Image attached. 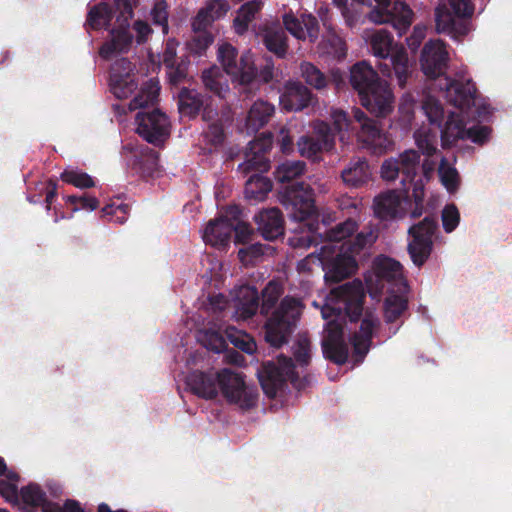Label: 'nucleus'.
Here are the masks:
<instances>
[{
    "mask_svg": "<svg viewBox=\"0 0 512 512\" xmlns=\"http://www.w3.org/2000/svg\"><path fill=\"white\" fill-rule=\"evenodd\" d=\"M353 119L354 122L343 110L334 109L331 111L332 124L322 120L314 121L312 135L301 136L297 142L301 156L314 161L319 159L321 153L334 149L336 135L349 129H358L359 140L373 154H384L392 147L393 141L388 134L360 108L353 109Z\"/></svg>",
    "mask_w": 512,
    "mask_h": 512,
    "instance_id": "obj_1",
    "label": "nucleus"
},
{
    "mask_svg": "<svg viewBox=\"0 0 512 512\" xmlns=\"http://www.w3.org/2000/svg\"><path fill=\"white\" fill-rule=\"evenodd\" d=\"M186 384L193 394L203 399L216 398L220 388L229 403L237 404L242 409H250L257 402V390L246 384L241 373L228 368L218 372L194 370L188 374Z\"/></svg>",
    "mask_w": 512,
    "mask_h": 512,
    "instance_id": "obj_2",
    "label": "nucleus"
},
{
    "mask_svg": "<svg viewBox=\"0 0 512 512\" xmlns=\"http://www.w3.org/2000/svg\"><path fill=\"white\" fill-rule=\"evenodd\" d=\"M159 90L158 82L150 79L141 87L138 94L128 105L129 111L143 109L136 114V132L148 143L155 146H159L168 138L170 127L168 117L158 108L145 110L157 101Z\"/></svg>",
    "mask_w": 512,
    "mask_h": 512,
    "instance_id": "obj_3",
    "label": "nucleus"
},
{
    "mask_svg": "<svg viewBox=\"0 0 512 512\" xmlns=\"http://www.w3.org/2000/svg\"><path fill=\"white\" fill-rule=\"evenodd\" d=\"M349 82L358 93L360 103L377 117H386L393 109V93L386 81L366 62L354 64Z\"/></svg>",
    "mask_w": 512,
    "mask_h": 512,
    "instance_id": "obj_4",
    "label": "nucleus"
},
{
    "mask_svg": "<svg viewBox=\"0 0 512 512\" xmlns=\"http://www.w3.org/2000/svg\"><path fill=\"white\" fill-rule=\"evenodd\" d=\"M272 146V135L269 133L259 137L248 144L245 161L238 165V172L248 176L254 172L245 183V196L247 199L261 201L272 190V182L262 175L270 168L267 153Z\"/></svg>",
    "mask_w": 512,
    "mask_h": 512,
    "instance_id": "obj_5",
    "label": "nucleus"
},
{
    "mask_svg": "<svg viewBox=\"0 0 512 512\" xmlns=\"http://www.w3.org/2000/svg\"><path fill=\"white\" fill-rule=\"evenodd\" d=\"M373 54L384 60L378 68L384 76L394 75L400 88H405L410 76L408 54L404 47L394 46L393 36L385 29L376 30L370 40Z\"/></svg>",
    "mask_w": 512,
    "mask_h": 512,
    "instance_id": "obj_6",
    "label": "nucleus"
},
{
    "mask_svg": "<svg viewBox=\"0 0 512 512\" xmlns=\"http://www.w3.org/2000/svg\"><path fill=\"white\" fill-rule=\"evenodd\" d=\"M474 0H446L435 9L436 29L456 41L472 30V17L475 11Z\"/></svg>",
    "mask_w": 512,
    "mask_h": 512,
    "instance_id": "obj_7",
    "label": "nucleus"
},
{
    "mask_svg": "<svg viewBox=\"0 0 512 512\" xmlns=\"http://www.w3.org/2000/svg\"><path fill=\"white\" fill-rule=\"evenodd\" d=\"M302 309L299 298L285 296L266 321L265 340L275 348L286 344L296 328Z\"/></svg>",
    "mask_w": 512,
    "mask_h": 512,
    "instance_id": "obj_8",
    "label": "nucleus"
},
{
    "mask_svg": "<svg viewBox=\"0 0 512 512\" xmlns=\"http://www.w3.org/2000/svg\"><path fill=\"white\" fill-rule=\"evenodd\" d=\"M330 296L332 304L325 305L321 311L324 319L342 314L351 322L361 318L366 294L360 280L355 279L332 289Z\"/></svg>",
    "mask_w": 512,
    "mask_h": 512,
    "instance_id": "obj_9",
    "label": "nucleus"
},
{
    "mask_svg": "<svg viewBox=\"0 0 512 512\" xmlns=\"http://www.w3.org/2000/svg\"><path fill=\"white\" fill-rule=\"evenodd\" d=\"M280 202L288 216L297 222L318 221L314 191L305 182H295L284 187Z\"/></svg>",
    "mask_w": 512,
    "mask_h": 512,
    "instance_id": "obj_10",
    "label": "nucleus"
},
{
    "mask_svg": "<svg viewBox=\"0 0 512 512\" xmlns=\"http://www.w3.org/2000/svg\"><path fill=\"white\" fill-rule=\"evenodd\" d=\"M217 58L223 67V72L231 77L233 83L246 91L255 84L257 68L250 53L238 57V50L225 42L218 47Z\"/></svg>",
    "mask_w": 512,
    "mask_h": 512,
    "instance_id": "obj_11",
    "label": "nucleus"
},
{
    "mask_svg": "<svg viewBox=\"0 0 512 512\" xmlns=\"http://www.w3.org/2000/svg\"><path fill=\"white\" fill-rule=\"evenodd\" d=\"M257 376L263 392L269 398L276 397L278 391L282 390L288 381L296 385L298 380L292 358L285 356H280L277 363L263 362Z\"/></svg>",
    "mask_w": 512,
    "mask_h": 512,
    "instance_id": "obj_12",
    "label": "nucleus"
},
{
    "mask_svg": "<svg viewBox=\"0 0 512 512\" xmlns=\"http://www.w3.org/2000/svg\"><path fill=\"white\" fill-rule=\"evenodd\" d=\"M375 6L368 19L375 24H390L399 36L404 35L412 25L414 12L403 0H375Z\"/></svg>",
    "mask_w": 512,
    "mask_h": 512,
    "instance_id": "obj_13",
    "label": "nucleus"
},
{
    "mask_svg": "<svg viewBox=\"0 0 512 512\" xmlns=\"http://www.w3.org/2000/svg\"><path fill=\"white\" fill-rule=\"evenodd\" d=\"M437 226V221L433 216H426L408 230L412 240L408 243L407 250L412 262L417 267L423 266L430 257L433 247L432 238Z\"/></svg>",
    "mask_w": 512,
    "mask_h": 512,
    "instance_id": "obj_14",
    "label": "nucleus"
},
{
    "mask_svg": "<svg viewBox=\"0 0 512 512\" xmlns=\"http://www.w3.org/2000/svg\"><path fill=\"white\" fill-rule=\"evenodd\" d=\"M420 164V155L416 150L410 149L399 154L398 157L388 158L381 165V177L386 181H394L400 175L401 183H412L415 180Z\"/></svg>",
    "mask_w": 512,
    "mask_h": 512,
    "instance_id": "obj_15",
    "label": "nucleus"
},
{
    "mask_svg": "<svg viewBox=\"0 0 512 512\" xmlns=\"http://www.w3.org/2000/svg\"><path fill=\"white\" fill-rule=\"evenodd\" d=\"M376 290L408 292L409 286L403 276L401 264L389 257L378 258L375 262Z\"/></svg>",
    "mask_w": 512,
    "mask_h": 512,
    "instance_id": "obj_16",
    "label": "nucleus"
},
{
    "mask_svg": "<svg viewBox=\"0 0 512 512\" xmlns=\"http://www.w3.org/2000/svg\"><path fill=\"white\" fill-rule=\"evenodd\" d=\"M412 205L408 195L397 190H387L374 198V215L382 221L398 220L405 217Z\"/></svg>",
    "mask_w": 512,
    "mask_h": 512,
    "instance_id": "obj_17",
    "label": "nucleus"
},
{
    "mask_svg": "<svg viewBox=\"0 0 512 512\" xmlns=\"http://www.w3.org/2000/svg\"><path fill=\"white\" fill-rule=\"evenodd\" d=\"M323 355L329 361L343 365L348 359V346L344 339V326L338 319L326 323L321 342Z\"/></svg>",
    "mask_w": 512,
    "mask_h": 512,
    "instance_id": "obj_18",
    "label": "nucleus"
},
{
    "mask_svg": "<svg viewBox=\"0 0 512 512\" xmlns=\"http://www.w3.org/2000/svg\"><path fill=\"white\" fill-rule=\"evenodd\" d=\"M135 65L128 58L116 60L110 68L109 86L118 99L128 98L138 87Z\"/></svg>",
    "mask_w": 512,
    "mask_h": 512,
    "instance_id": "obj_19",
    "label": "nucleus"
},
{
    "mask_svg": "<svg viewBox=\"0 0 512 512\" xmlns=\"http://www.w3.org/2000/svg\"><path fill=\"white\" fill-rule=\"evenodd\" d=\"M449 62V53L441 40H430L425 43L420 56L422 72L431 79L446 74Z\"/></svg>",
    "mask_w": 512,
    "mask_h": 512,
    "instance_id": "obj_20",
    "label": "nucleus"
},
{
    "mask_svg": "<svg viewBox=\"0 0 512 512\" xmlns=\"http://www.w3.org/2000/svg\"><path fill=\"white\" fill-rule=\"evenodd\" d=\"M445 96L449 103L462 111L469 110L476 103L477 88L472 79L459 80L445 76Z\"/></svg>",
    "mask_w": 512,
    "mask_h": 512,
    "instance_id": "obj_21",
    "label": "nucleus"
},
{
    "mask_svg": "<svg viewBox=\"0 0 512 512\" xmlns=\"http://www.w3.org/2000/svg\"><path fill=\"white\" fill-rule=\"evenodd\" d=\"M285 29L299 40L309 39L314 43L319 36V22L312 14H302L300 18L292 12L283 15Z\"/></svg>",
    "mask_w": 512,
    "mask_h": 512,
    "instance_id": "obj_22",
    "label": "nucleus"
},
{
    "mask_svg": "<svg viewBox=\"0 0 512 512\" xmlns=\"http://www.w3.org/2000/svg\"><path fill=\"white\" fill-rule=\"evenodd\" d=\"M257 230L267 241H274L284 236V218L280 209L273 207L263 209L254 216Z\"/></svg>",
    "mask_w": 512,
    "mask_h": 512,
    "instance_id": "obj_23",
    "label": "nucleus"
},
{
    "mask_svg": "<svg viewBox=\"0 0 512 512\" xmlns=\"http://www.w3.org/2000/svg\"><path fill=\"white\" fill-rule=\"evenodd\" d=\"M314 99L311 90L301 82H290L280 96V103L287 111H302L309 107Z\"/></svg>",
    "mask_w": 512,
    "mask_h": 512,
    "instance_id": "obj_24",
    "label": "nucleus"
},
{
    "mask_svg": "<svg viewBox=\"0 0 512 512\" xmlns=\"http://www.w3.org/2000/svg\"><path fill=\"white\" fill-rule=\"evenodd\" d=\"M110 40L105 42L100 50L99 54L104 59H110L115 53L127 52L133 42V35L130 32V24H117L113 27L110 32Z\"/></svg>",
    "mask_w": 512,
    "mask_h": 512,
    "instance_id": "obj_25",
    "label": "nucleus"
},
{
    "mask_svg": "<svg viewBox=\"0 0 512 512\" xmlns=\"http://www.w3.org/2000/svg\"><path fill=\"white\" fill-rule=\"evenodd\" d=\"M357 261L354 256L345 250L336 255L325 264V280L330 283H339L350 277L357 270Z\"/></svg>",
    "mask_w": 512,
    "mask_h": 512,
    "instance_id": "obj_26",
    "label": "nucleus"
},
{
    "mask_svg": "<svg viewBox=\"0 0 512 512\" xmlns=\"http://www.w3.org/2000/svg\"><path fill=\"white\" fill-rule=\"evenodd\" d=\"M376 324L377 319L373 318L371 315H366L361 321L359 331L353 334L351 344L357 362H362L367 355L372 343L373 330Z\"/></svg>",
    "mask_w": 512,
    "mask_h": 512,
    "instance_id": "obj_27",
    "label": "nucleus"
},
{
    "mask_svg": "<svg viewBox=\"0 0 512 512\" xmlns=\"http://www.w3.org/2000/svg\"><path fill=\"white\" fill-rule=\"evenodd\" d=\"M236 314L243 320L253 317L261 309L258 291L253 286H241L236 292Z\"/></svg>",
    "mask_w": 512,
    "mask_h": 512,
    "instance_id": "obj_28",
    "label": "nucleus"
},
{
    "mask_svg": "<svg viewBox=\"0 0 512 512\" xmlns=\"http://www.w3.org/2000/svg\"><path fill=\"white\" fill-rule=\"evenodd\" d=\"M233 233V223L226 217L211 220L204 231L203 239L212 246H225Z\"/></svg>",
    "mask_w": 512,
    "mask_h": 512,
    "instance_id": "obj_29",
    "label": "nucleus"
},
{
    "mask_svg": "<svg viewBox=\"0 0 512 512\" xmlns=\"http://www.w3.org/2000/svg\"><path fill=\"white\" fill-rule=\"evenodd\" d=\"M343 182L351 188H360L366 185L371 179L369 163L364 158L352 160L341 172Z\"/></svg>",
    "mask_w": 512,
    "mask_h": 512,
    "instance_id": "obj_30",
    "label": "nucleus"
},
{
    "mask_svg": "<svg viewBox=\"0 0 512 512\" xmlns=\"http://www.w3.org/2000/svg\"><path fill=\"white\" fill-rule=\"evenodd\" d=\"M226 75L220 67L212 66L202 72L201 80L206 90L225 99L230 92Z\"/></svg>",
    "mask_w": 512,
    "mask_h": 512,
    "instance_id": "obj_31",
    "label": "nucleus"
},
{
    "mask_svg": "<svg viewBox=\"0 0 512 512\" xmlns=\"http://www.w3.org/2000/svg\"><path fill=\"white\" fill-rule=\"evenodd\" d=\"M275 108L267 101L258 100L250 108L246 118L248 132L256 133L263 128L271 119Z\"/></svg>",
    "mask_w": 512,
    "mask_h": 512,
    "instance_id": "obj_32",
    "label": "nucleus"
},
{
    "mask_svg": "<svg viewBox=\"0 0 512 512\" xmlns=\"http://www.w3.org/2000/svg\"><path fill=\"white\" fill-rule=\"evenodd\" d=\"M204 104V96L195 89L183 87L178 93V110L182 116L195 118Z\"/></svg>",
    "mask_w": 512,
    "mask_h": 512,
    "instance_id": "obj_33",
    "label": "nucleus"
},
{
    "mask_svg": "<svg viewBox=\"0 0 512 512\" xmlns=\"http://www.w3.org/2000/svg\"><path fill=\"white\" fill-rule=\"evenodd\" d=\"M384 301V319L394 323L408 310V292L389 291Z\"/></svg>",
    "mask_w": 512,
    "mask_h": 512,
    "instance_id": "obj_34",
    "label": "nucleus"
},
{
    "mask_svg": "<svg viewBox=\"0 0 512 512\" xmlns=\"http://www.w3.org/2000/svg\"><path fill=\"white\" fill-rule=\"evenodd\" d=\"M441 131V140L443 146L454 144L457 140H464L466 131L465 124L460 114L449 112L445 121H443Z\"/></svg>",
    "mask_w": 512,
    "mask_h": 512,
    "instance_id": "obj_35",
    "label": "nucleus"
},
{
    "mask_svg": "<svg viewBox=\"0 0 512 512\" xmlns=\"http://www.w3.org/2000/svg\"><path fill=\"white\" fill-rule=\"evenodd\" d=\"M20 496L22 500L23 512H33L34 509L41 507L42 512L46 505L54 504L48 501L46 493L37 484H29L21 488Z\"/></svg>",
    "mask_w": 512,
    "mask_h": 512,
    "instance_id": "obj_36",
    "label": "nucleus"
},
{
    "mask_svg": "<svg viewBox=\"0 0 512 512\" xmlns=\"http://www.w3.org/2000/svg\"><path fill=\"white\" fill-rule=\"evenodd\" d=\"M287 40L286 32L281 27H268L263 32L265 47L278 58L286 56L288 50Z\"/></svg>",
    "mask_w": 512,
    "mask_h": 512,
    "instance_id": "obj_37",
    "label": "nucleus"
},
{
    "mask_svg": "<svg viewBox=\"0 0 512 512\" xmlns=\"http://www.w3.org/2000/svg\"><path fill=\"white\" fill-rule=\"evenodd\" d=\"M261 8L262 2L260 0H251L241 5L233 20V28L238 35H243L248 31L250 23L255 19Z\"/></svg>",
    "mask_w": 512,
    "mask_h": 512,
    "instance_id": "obj_38",
    "label": "nucleus"
},
{
    "mask_svg": "<svg viewBox=\"0 0 512 512\" xmlns=\"http://www.w3.org/2000/svg\"><path fill=\"white\" fill-rule=\"evenodd\" d=\"M113 18V7L102 2L93 6L86 18V25L92 30L108 29Z\"/></svg>",
    "mask_w": 512,
    "mask_h": 512,
    "instance_id": "obj_39",
    "label": "nucleus"
},
{
    "mask_svg": "<svg viewBox=\"0 0 512 512\" xmlns=\"http://www.w3.org/2000/svg\"><path fill=\"white\" fill-rule=\"evenodd\" d=\"M159 154L157 151L144 147L140 154L135 157L134 169L140 173L143 178L153 177L158 170Z\"/></svg>",
    "mask_w": 512,
    "mask_h": 512,
    "instance_id": "obj_40",
    "label": "nucleus"
},
{
    "mask_svg": "<svg viewBox=\"0 0 512 512\" xmlns=\"http://www.w3.org/2000/svg\"><path fill=\"white\" fill-rule=\"evenodd\" d=\"M299 226L302 228H306V231H303L301 234H295L290 237L288 242L294 248H309L313 245H317V238L320 236L317 233L319 228L318 221H306L299 222Z\"/></svg>",
    "mask_w": 512,
    "mask_h": 512,
    "instance_id": "obj_41",
    "label": "nucleus"
},
{
    "mask_svg": "<svg viewBox=\"0 0 512 512\" xmlns=\"http://www.w3.org/2000/svg\"><path fill=\"white\" fill-rule=\"evenodd\" d=\"M60 179L78 189H89L96 186V181L92 176L73 166L66 167L60 174Z\"/></svg>",
    "mask_w": 512,
    "mask_h": 512,
    "instance_id": "obj_42",
    "label": "nucleus"
},
{
    "mask_svg": "<svg viewBox=\"0 0 512 512\" xmlns=\"http://www.w3.org/2000/svg\"><path fill=\"white\" fill-rule=\"evenodd\" d=\"M300 73L305 83L316 90L326 88L330 81V79L311 62H302L300 64Z\"/></svg>",
    "mask_w": 512,
    "mask_h": 512,
    "instance_id": "obj_43",
    "label": "nucleus"
},
{
    "mask_svg": "<svg viewBox=\"0 0 512 512\" xmlns=\"http://www.w3.org/2000/svg\"><path fill=\"white\" fill-rule=\"evenodd\" d=\"M306 164L303 161H285L279 164L274 171L275 179L278 182H291L303 175Z\"/></svg>",
    "mask_w": 512,
    "mask_h": 512,
    "instance_id": "obj_44",
    "label": "nucleus"
},
{
    "mask_svg": "<svg viewBox=\"0 0 512 512\" xmlns=\"http://www.w3.org/2000/svg\"><path fill=\"white\" fill-rule=\"evenodd\" d=\"M284 293L282 284L276 280H271L262 290L261 313L267 315L275 307L279 298Z\"/></svg>",
    "mask_w": 512,
    "mask_h": 512,
    "instance_id": "obj_45",
    "label": "nucleus"
},
{
    "mask_svg": "<svg viewBox=\"0 0 512 512\" xmlns=\"http://www.w3.org/2000/svg\"><path fill=\"white\" fill-rule=\"evenodd\" d=\"M422 109L431 124L438 128L442 127L445 120V111L438 99L431 95L426 96L422 101Z\"/></svg>",
    "mask_w": 512,
    "mask_h": 512,
    "instance_id": "obj_46",
    "label": "nucleus"
},
{
    "mask_svg": "<svg viewBox=\"0 0 512 512\" xmlns=\"http://www.w3.org/2000/svg\"><path fill=\"white\" fill-rule=\"evenodd\" d=\"M357 228V222L349 217L344 222L338 223L326 231V238L329 242H340L351 237Z\"/></svg>",
    "mask_w": 512,
    "mask_h": 512,
    "instance_id": "obj_47",
    "label": "nucleus"
},
{
    "mask_svg": "<svg viewBox=\"0 0 512 512\" xmlns=\"http://www.w3.org/2000/svg\"><path fill=\"white\" fill-rule=\"evenodd\" d=\"M438 173L443 186L450 192H455L459 187V174L458 171L448 165L445 158L441 159Z\"/></svg>",
    "mask_w": 512,
    "mask_h": 512,
    "instance_id": "obj_48",
    "label": "nucleus"
},
{
    "mask_svg": "<svg viewBox=\"0 0 512 512\" xmlns=\"http://www.w3.org/2000/svg\"><path fill=\"white\" fill-rule=\"evenodd\" d=\"M194 35L188 41L187 46L191 53L201 56L213 43L214 36L209 31H193Z\"/></svg>",
    "mask_w": 512,
    "mask_h": 512,
    "instance_id": "obj_49",
    "label": "nucleus"
},
{
    "mask_svg": "<svg viewBox=\"0 0 512 512\" xmlns=\"http://www.w3.org/2000/svg\"><path fill=\"white\" fill-rule=\"evenodd\" d=\"M66 204L72 206V212L80 210L94 211L99 207V200L91 195L83 193L82 195H68L64 197Z\"/></svg>",
    "mask_w": 512,
    "mask_h": 512,
    "instance_id": "obj_50",
    "label": "nucleus"
},
{
    "mask_svg": "<svg viewBox=\"0 0 512 512\" xmlns=\"http://www.w3.org/2000/svg\"><path fill=\"white\" fill-rule=\"evenodd\" d=\"M226 334L230 342L241 351L252 354L256 350L255 341L246 333H241L235 328H228Z\"/></svg>",
    "mask_w": 512,
    "mask_h": 512,
    "instance_id": "obj_51",
    "label": "nucleus"
},
{
    "mask_svg": "<svg viewBox=\"0 0 512 512\" xmlns=\"http://www.w3.org/2000/svg\"><path fill=\"white\" fill-rule=\"evenodd\" d=\"M189 60L187 58H180L178 63L166 67V74L168 81L173 86H178L183 83L188 76Z\"/></svg>",
    "mask_w": 512,
    "mask_h": 512,
    "instance_id": "obj_52",
    "label": "nucleus"
},
{
    "mask_svg": "<svg viewBox=\"0 0 512 512\" xmlns=\"http://www.w3.org/2000/svg\"><path fill=\"white\" fill-rule=\"evenodd\" d=\"M151 18L152 22L156 26H160L162 28V32L164 34H168L169 26H168V4L165 0H158L154 3L151 9Z\"/></svg>",
    "mask_w": 512,
    "mask_h": 512,
    "instance_id": "obj_53",
    "label": "nucleus"
},
{
    "mask_svg": "<svg viewBox=\"0 0 512 512\" xmlns=\"http://www.w3.org/2000/svg\"><path fill=\"white\" fill-rule=\"evenodd\" d=\"M204 137L211 146L218 148L225 141L224 124L222 119H217L209 124L208 129L204 133Z\"/></svg>",
    "mask_w": 512,
    "mask_h": 512,
    "instance_id": "obj_54",
    "label": "nucleus"
},
{
    "mask_svg": "<svg viewBox=\"0 0 512 512\" xmlns=\"http://www.w3.org/2000/svg\"><path fill=\"white\" fill-rule=\"evenodd\" d=\"M415 141L418 149L427 157L433 156L437 151V139L429 132H416Z\"/></svg>",
    "mask_w": 512,
    "mask_h": 512,
    "instance_id": "obj_55",
    "label": "nucleus"
},
{
    "mask_svg": "<svg viewBox=\"0 0 512 512\" xmlns=\"http://www.w3.org/2000/svg\"><path fill=\"white\" fill-rule=\"evenodd\" d=\"M460 221V214L454 204H448L442 211V224L446 233H451L456 229Z\"/></svg>",
    "mask_w": 512,
    "mask_h": 512,
    "instance_id": "obj_56",
    "label": "nucleus"
},
{
    "mask_svg": "<svg viewBox=\"0 0 512 512\" xmlns=\"http://www.w3.org/2000/svg\"><path fill=\"white\" fill-rule=\"evenodd\" d=\"M492 129L488 126L473 125L466 128L464 139H469L477 145H484L488 142Z\"/></svg>",
    "mask_w": 512,
    "mask_h": 512,
    "instance_id": "obj_57",
    "label": "nucleus"
},
{
    "mask_svg": "<svg viewBox=\"0 0 512 512\" xmlns=\"http://www.w3.org/2000/svg\"><path fill=\"white\" fill-rule=\"evenodd\" d=\"M374 241L373 235L371 232H359L352 240H349L343 244L347 246L345 250L347 252L353 254H359L361 250H363L368 244H371Z\"/></svg>",
    "mask_w": 512,
    "mask_h": 512,
    "instance_id": "obj_58",
    "label": "nucleus"
},
{
    "mask_svg": "<svg viewBox=\"0 0 512 512\" xmlns=\"http://www.w3.org/2000/svg\"><path fill=\"white\" fill-rule=\"evenodd\" d=\"M293 356L296 362L301 366H307L311 359L310 340L307 337L298 339L294 347Z\"/></svg>",
    "mask_w": 512,
    "mask_h": 512,
    "instance_id": "obj_59",
    "label": "nucleus"
},
{
    "mask_svg": "<svg viewBox=\"0 0 512 512\" xmlns=\"http://www.w3.org/2000/svg\"><path fill=\"white\" fill-rule=\"evenodd\" d=\"M113 13L117 12V24H130L129 21L133 17L134 12L130 0H114Z\"/></svg>",
    "mask_w": 512,
    "mask_h": 512,
    "instance_id": "obj_60",
    "label": "nucleus"
},
{
    "mask_svg": "<svg viewBox=\"0 0 512 512\" xmlns=\"http://www.w3.org/2000/svg\"><path fill=\"white\" fill-rule=\"evenodd\" d=\"M268 247L261 243H254L247 247L241 248L238 252V257L242 262H250L265 254Z\"/></svg>",
    "mask_w": 512,
    "mask_h": 512,
    "instance_id": "obj_61",
    "label": "nucleus"
},
{
    "mask_svg": "<svg viewBox=\"0 0 512 512\" xmlns=\"http://www.w3.org/2000/svg\"><path fill=\"white\" fill-rule=\"evenodd\" d=\"M205 8L214 20H218L227 14L230 5L227 0H208Z\"/></svg>",
    "mask_w": 512,
    "mask_h": 512,
    "instance_id": "obj_62",
    "label": "nucleus"
},
{
    "mask_svg": "<svg viewBox=\"0 0 512 512\" xmlns=\"http://www.w3.org/2000/svg\"><path fill=\"white\" fill-rule=\"evenodd\" d=\"M215 20L210 16L205 6L202 7L192 20L193 31H208Z\"/></svg>",
    "mask_w": 512,
    "mask_h": 512,
    "instance_id": "obj_63",
    "label": "nucleus"
},
{
    "mask_svg": "<svg viewBox=\"0 0 512 512\" xmlns=\"http://www.w3.org/2000/svg\"><path fill=\"white\" fill-rule=\"evenodd\" d=\"M44 512H85V510L78 501L68 499L65 501L63 507L57 503L46 505Z\"/></svg>",
    "mask_w": 512,
    "mask_h": 512,
    "instance_id": "obj_64",
    "label": "nucleus"
}]
</instances>
